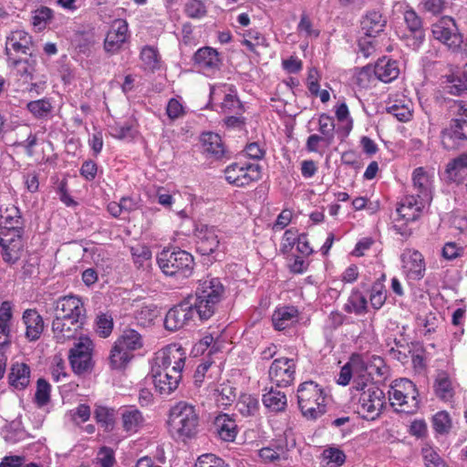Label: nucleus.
<instances>
[{
  "instance_id": "nucleus-1",
  "label": "nucleus",
  "mask_w": 467,
  "mask_h": 467,
  "mask_svg": "<svg viewBox=\"0 0 467 467\" xmlns=\"http://www.w3.org/2000/svg\"><path fill=\"white\" fill-rule=\"evenodd\" d=\"M224 294V285L218 277L207 276L200 281L193 304L201 319H209L214 314Z\"/></svg>"
},
{
  "instance_id": "nucleus-2",
  "label": "nucleus",
  "mask_w": 467,
  "mask_h": 467,
  "mask_svg": "<svg viewBox=\"0 0 467 467\" xmlns=\"http://www.w3.org/2000/svg\"><path fill=\"white\" fill-rule=\"evenodd\" d=\"M199 420V412L195 406L186 401L177 402L170 410V433L177 439L192 438L198 431Z\"/></svg>"
},
{
  "instance_id": "nucleus-3",
  "label": "nucleus",
  "mask_w": 467,
  "mask_h": 467,
  "mask_svg": "<svg viewBox=\"0 0 467 467\" xmlns=\"http://www.w3.org/2000/svg\"><path fill=\"white\" fill-rule=\"evenodd\" d=\"M32 36L24 30L12 31L6 37L5 54L9 65L17 68L21 75H30L32 67L28 59H22L21 55L32 56L33 53Z\"/></svg>"
},
{
  "instance_id": "nucleus-4",
  "label": "nucleus",
  "mask_w": 467,
  "mask_h": 467,
  "mask_svg": "<svg viewBox=\"0 0 467 467\" xmlns=\"http://www.w3.org/2000/svg\"><path fill=\"white\" fill-rule=\"evenodd\" d=\"M20 217L6 215L5 224L0 227V247L4 261L15 264L18 261L24 251V244L19 227Z\"/></svg>"
},
{
  "instance_id": "nucleus-5",
  "label": "nucleus",
  "mask_w": 467,
  "mask_h": 467,
  "mask_svg": "<svg viewBox=\"0 0 467 467\" xmlns=\"http://www.w3.org/2000/svg\"><path fill=\"white\" fill-rule=\"evenodd\" d=\"M298 406L303 415L315 420L326 412V396L323 389L313 381H306L297 389Z\"/></svg>"
},
{
  "instance_id": "nucleus-6",
  "label": "nucleus",
  "mask_w": 467,
  "mask_h": 467,
  "mask_svg": "<svg viewBox=\"0 0 467 467\" xmlns=\"http://www.w3.org/2000/svg\"><path fill=\"white\" fill-rule=\"evenodd\" d=\"M390 405L396 410L413 413L419 408L418 390L414 383L408 379H400L390 386L389 390Z\"/></svg>"
},
{
  "instance_id": "nucleus-7",
  "label": "nucleus",
  "mask_w": 467,
  "mask_h": 467,
  "mask_svg": "<svg viewBox=\"0 0 467 467\" xmlns=\"http://www.w3.org/2000/svg\"><path fill=\"white\" fill-rule=\"evenodd\" d=\"M158 264L166 275L188 277L193 269V257L186 251H163L158 257Z\"/></svg>"
},
{
  "instance_id": "nucleus-8",
  "label": "nucleus",
  "mask_w": 467,
  "mask_h": 467,
  "mask_svg": "<svg viewBox=\"0 0 467 467\" xmlns=\"http://www.w3.org/2000/svg\"><path fill=\"white\" fill-rule=\"evenodd\" d=\"M357 412L365 420H373L378 418L385 404V394L379 387L370 385L360 392L354 401Z\"/></svg>"
},
{
  "instance_id": "nucleus-9",
  "label": "nucleus",
  "mask_w": 467,
  "mask_h": 467,
  "mask_svg": "<svg viewBox=\"0 0 467 467\" xmlns=\"http://www.w3.org/2000/svg\"><path fill=\"white\" fill-rule=\"evenodd\" d=\"M431 32L435 39L444 44L453 53L462 54L463 37L451 17H441L432 25Z\"/></svg>"
},
{
  "instance_id": "nucleus-10",
  "label": "nucleus",
  "mask_w": 467,
  "mask_h": 467,
  "mask_svg": "<svg viewBox=\"0 0 467 467\" xmlns=\"http://www.w3.org/2000/svg\"><path fill=\"white\" fill-rule=\"evenodd\" d=\"M93 350L94 344L88 337H79L78 341L75 342L69 350L68 359L76 374L87 373L92 369Z\"/></svg>"
},
{
  "instance_id": "nucleus-11",
  "label": "nucleus",
  "mask_w": 467,
  "mask_h": 467,
  "mask_svg": "<svg viewBox=\"0 0 467 467\" xmlns=\"http://www.w3.org/2000/svg\"><path fill=\"white\" fill-rule=\"evenodd\" d=\"M261 166L251 162H234L224 169L226 182L236 187L248 186L261 179Z\"/></svg>"
},
{
  "instance_id": "nucleus-12",
  "label": "nucleus",
  "mask_w": 467,
  "mask_h": 467,
  "mask_svg": "<svg viewBox=\"0 0 467 467\" xmlns=\"http://www.w3.org/2000/svg\"><path fill=\"white\" fill-rule=\"evenodd\" d=\"M185 360L186 351L179 344H170L159 350L155 355L156 367L179 375H182Z\"/></svg>"
},
{
  "instance_id": "nucleus-13",
  "label": "nucleus",
  "mask_w": 467,
  "mask_h": 467,
  "mask_svg": "<svg viewBox=\"0 0 467 467\" xmlns=\"http://www.w3.org/2000/svg\"><path fill=\"white\" fill-rule=\"evenodd\" d=\"M55 317L60 319L76 320L83 323L86 310L82 300L78 296H66L58 298L54 305Z\"/></svg>"
},
{
  "instance_id": "nucleus-14",
  "label": "nucleus",
  "mask_w": 467,
  "mask_h": 467,
  "mask_svg": "<svg viewBox=\"0 0 467 467\" xmlns=\"http://www.w3.org/2000/svg\"><path fill=\"white\" fill-rule=\"evenodd\" d=\"M296 368V361L293 358H276L269 368V379L277 387H287L295 380Z\"/></svg>"
},
{
  "instance_id": "nucleus-15",
  "label": "nucleus",
  "mask_w": 467,
  "mask_h": 467,
  "mask_svg": "<svg viewBox=\"0 0 467 467\" xmlns=\"http://www.w3.org/2000/svg\"><path fill=\"white\" fill-rule=\"evenodd\" d=\"M196 314L197 311L193 303L182 302L171 308L166 314L165 327L171 331L179 330L188 326Z\"/></svg>"
},
{
  "instance_id": "nucleus-16",
  "label": "nucleus",
  "mask_w": 467,
  "mask_h": 467,
  "mask_svg": "<svg viewBox=\"0 0 467 467\" xmlns=\"http://www.w3.org/2000/svg\"><path fill=\"white\" fill-rule=\"evenodd\" d=\"M401 268L408 279L420 280L426 271L424 256L420 252L406 248L400 254Z\"/></svg>"
},
{
  "instance_id": "nucleus-17",
  "label": "nucleus",
  "mask_w": 467,
  "mask_h": 467,
  "mask_svg": "<svg viewBox=\"0 0 467 467\" xmlns=\"http://www.w3.org/2000/svg\"><path fill=\"white\" fill-rule=\"evenodd\" d=\"M430 203V201H424L419 195L410 194L400 201L396 212L399 219L403 220L407 223L418 220Z\"/></svg>"
},
{
  "instance_id": "nucleus-18",
  "label": "nucleus",
  "mask_w": 467,
  "mask_h": 467,
  "mask_svg": "<svg viewBox=\"0 0 467 467\" xmlns=\"http://www.w3.org/2000/svg\"><path fill=\"white\" fill-rule=\"evenodd\" d=\"M129 24L124 19H115L104 40V49L107 53L116 54L120 51L123 45L128 42Z\"/></svg>"
},
{
  "instance_id": "nucleus-19",
  "label": "nucleus",
  "mask_w": 467,
  "mask_h": 467,
  "mask_svg": "<svg viewBox=\"0 0 467 467\" xmlns=\"http://www.w3.org/2000/svg\"><path fill=\"white\" fill-rule=\"evenodd\" d=\"M196 250L202 255L213 254L219 247L218 230L214 226L200 224L195 229Z\"/></svg>"
},
{
  "instance_id": "nucleus-20",
  "label": "nucleus",
  "mask_w": 467,
  "mask_h": 467,
  "mask_svg": "<svg viewBox=\"0 0 467 467\" xmlns=\"http://www.w3.org/2000/svg\"><path fill=\"white\" fill-rule=\"evenodd\" d=\"M121 430L127 435L139 432L145 425L142 412L135 406H123L118 410Z\"/></svg>"
},
{
  "instance_id": "nucleus-21",
  "label": "nucleus",
  "mask_w": 467,
  "mask_h": 467,
  "mask_svg": "<svg viewBox=\"0 0 467 467\" xmlns=\"http://www.w3.org/2000/svg\"><path fill=\"white\" fill-rule=\"evenodd\" d=\"M454 119L451 124V137L467 140V103L455 101L451 107Z\"/></svg>"
},
{
  "instance_id": "nucleus-22",
  "label": "nucleus",
  "mask_w": 467,
  "mask_h": 467,
  "mask_svg": "<svg viewBox=\"0 0 467 467\" xmlns=\"http://www.w3.org/2000/svg\"><path fill=\"white\" fill-rule=\"evenodd\" d=\"M182 375L174 374L170 370H153V383L156 390L162 396L171 394L179 386Z\"/></svg>"
},
{
  "instance_id": "nucleus-23",
  "label": "nucleus",
  "mask_w": 467,
  "mask_h": 467,
  "mask_svg": "<svg viewBox=\"0 0 467 467\" xmlns=\"http://www.w3.org/2000/svg\"><path fill=\"white\" fill-rule=\"evenodd\" d=\"M433 173L428 172L422 167L414 170L412 173L413 190L416 195L423 198L424 201L432 200Z\"/></svg>"
},
{
  "instance_id": "nucleus-24",
  "label": "nucleus",
  "mask_w": 467,
  "mask_h": 467,
  "mask_svg": "<svg viewBox=\"0 0 467 467\" xmlns=\"http://www.w3.org/2000/svg\"><path fill=\"white\" fill-rule=\"evenodd\" d=\"M82 323L76 320H64L59 317H54L52 321L53 337L57 343L63 344L75 337Z\"/></svg>"
},
{
  "instance_id": "nucleus-25",
  "label": "nucleus",
  "mask_w": 467,
  "mask_h": 467,
  "mask_svg": "<svg viewBox=\"0 0 467 467\" xmlns=\"http://www.w3.org/2000/svg\"><path fill=\"white\" fill-rule=\"evenodd\" d=\"M387 112L399 121L407 122L412 118L413 103L403 95L397 96L394 99H389L387 104Z\"/></svg>"
},
{
  "instance_id": "nucleus-26",
  "label": "nucleus",
  "mask_w": 467,
  "mask_h": 467,
  "mask_svg": "<svg viewBox=\"0 0 467 467\" xmlns=\"http://www.w3.org/2000/svg\"><path fill=\"white\" fill-rule=\"evenodd\" d=\"M299 320V311L293 306L276 307L272 315L273 326L276 330H284L296 324Z\"/></svg>"
},
{
  "instance_id": "nucleus-27",
  "label": "nucleus",
  "mask_w": 467,
  "mask_h": 467,
  "mask_svg": "<svg viewBox=\"0 0 467 467\" xmlns=\"http://www.w3.org/2000/svg\"><path fill=\"white\" fill-rule=\"evenodd\" d=\"M22 319L26 326V337L29 341L39 339L45 328L41 315L35 309H26L23 313Z\"/></svg>"
},
{
  "instance_id": "nucleus-28",
  "label": "nucleus",
  "mask_w": 467,
  "mask_h": 467,
  "mask_svg": "<svg viewBox=\"0 0 467 467\" xmlns=\"http://www.w3.org/2000/svg\"><path fill=\"white\" fill-rule=\"evenodd\" d=\"M194 61L200 69L207 73L219 69L221 64L218 52L209 47L198 49L194 54Z\"/></svg>"
},
{
  "instance_id": "nucleus-29",
  "label": "nucleus",
  "mask_w": 467,
  "mask_h": 467,
  "mask_svg": "<svg viewBox=\"0 0 467 467\" xmlns=\"http://www.w3.org/2000/svg\"><path fill=\"white\" fill-rule=\"evenodd\" d=\"M374 74L379 80L389 83L400 75L399 64L396 60L382 57L377 61L374 67Z\"/></svg>"
},
{
  "instance_id": "nucleus-30",
  "label": "nucleus",
  "mask_w": 467,
  "mask_h": 467,
  "mask_svg": "<svg viewBox=\"0 0 467 467\" xmlns=\"http://www.w3.org/2000/svg\"><path fill=\"white\" fill-rule=\"evenodd\" d=\"M31 370L24 362H15L10 368L8 374L9 384L16 389H24L30 383Z\"/></svg>"
},
{
  "instance_id": "nucleus-31",
  "label": "nucleus",
  "mask_w": 467,
  "mask_h": 467,
  "mask_svg": "<svg viewBox=\"0 0 467 467\" xmlns=\"http://www.w3.org/2000/svg\"><path fill=\"white\" fill-rule=\"evenodd\" d=\"M386 23L380 12L369 11L361 20V29L366 36L375 37L384 30Z\"/></svg>"
},
{
  "instance_id": "nucleus-32",
  "label": "nucleus",
  "mask_w": 467,
  "mask_h": 467,
  "mask_svg": "<svg viewBox=\"0 0 467 467\" xmlns=\"http://www.w3.org/2000/svg\"><path fill=\"white\" fill-rule=\"evenodd\" d=\"M214 428L221 440L234 441L237 435V426L228 414H220L214 420Z\"/></svg>"
},
{
  "instance_id": "nucleus-33",
  "label": "nucleus",
  "mask_w": 467,
  "mask_h": 467,
  "mask_svg": "<svg viewBox=\"0 0 467 467\" xmlns=\"http://www.w3.org/2000/svg\"><path fill=\"white\" fill-rule=\"evenodd\" d=\"M13 306L9 301L2 303L0 307V347L10 343Z\"/></svg>"
},
{
  "instance_id": "nucleus-34",
  "label": "nucleus",
  "mask_w": 467,
  "mask_h": 467,
  "mask_svg": "<svg viewBox=\"0 0 467 467\" xmlns=\"http://www.w3.org/2000/svg\"><path fill=\"white\" fill-rule=\"evenodd\" d=\"M201 143L203 152L220 158L224 153V146L221 137L213 132H204L201 136Z\"/></svg>"
},
{
  "instance_id": "nucleus-35",
  "label": "nucleus",
  "mask_w": 467,
  "mask_h": 467,
  "mask_svg": "<svg viewBox=\"0 0 467 467\" xmlns=\"http://www.w3.org/2000/svg\"><path fill=\"white\" fill-rule=\"evenodd\" d=\"M446 173L451 181L462 183L464 175L467 174V153L461 154L459 157L451 160L447 164Z\"/></svg>"
},
{
  "instance_id": "nucleus-36",
  "label": "nucleus",
  "mask_w": 467,
  "mask_h": 467,
  "mask_svg": "<svg viewBox=\"0 0 467 467\" xmlns=\"http://www.w3.org/2000/svg\"><path fill=\"white\" fill-rule=\"evenodd\" d=\"M132 358V353H129L119 343L115 342L109 357V367L115 370L124 369Z\"/></svg>"
},
{
  "instance_id": "nucleus-37",
  "label": "nucleus",
  "mask_w": 467,
  "mask_h": 467,
  "mask_svg": "<svg viewBox=\"0 0 467 467\" xmlns=\"http://www.w3.org/2000/svg\"><path fill=\"white\" fill-rule=\"evenodd\" d=\"M263 404L271 411L280 412L285 410L287 405V399L284 392L271 388L263 395Z\"/></svg>"
},
{
  "instance_id": "nucleus-38",
  "label": "nucleus",
  "mask_w": 467,
  "mask_h": 467,
  "mask_svg": "<svg viewBox=\"0 0 467 467\" xmlns=\"http://www.w3.org/2000/svg\"><path fill=\"white\" fill-rule=\"evenodd\" d=\"M334 109L337 120L339 123L337 131L342 132L345 136L348 135L353 128V119L348 105L345 102H337Z\"/></svg>"
},
{
  "instance_id": "nucleus-39",
  "label": "nucleus",
  "mask_w": 467,
  "mask_h": 467,
  "mask_svg": "<svg viewBox=\"0 0 467 467\" xmlns=\"http://www.w3.org/2000/svg\"><path fill=\"white\" fill-rule=\"evenodd\" d=\"M367 308L368 301L366 296L359 290H353L345 305V310L348 313L362 315L367 312Z\"/></svg>"
},
{
  "instance_id": "nucleus-40",
  "label": "nucleus",
  "mask_w": 467,
  "mask_h": 467,
  "mask_svg": "<svg viewBox=\"0 0 467 467\" xmlns=\"http://www.w3.org/2000/svg\"><path fill=\"white\" fill-rule=\"evenodd\" d=\"M126 351L132 353L142 347L140 335L134 329L125 330L116 340Z\"/></svg>"
},
{
  "instance_id": "nucleus-41",
  "label": "nucleus",
  "mask_w": 467,
  "mask_h": 467,
  "mask_svg": "<svg viewBox=\"0 0 467 467\" xmlns=\"http://www.w3.org/2000/svg\"><path fill=\"white\" fill-rule=\"evenodd\" d=\"M236 409L243 416H253L259 409V401L254 396L244 393L236 402Z\"/></svg>"
},
{
  "instance_id": "nucleus-42",
  "label": "nucleus",
  "mask_w": 467,
  "mask_h": 467,
  "mask_svg": "<svg viewBox=\"0 0 467 467\" xmlns=\"http://www.w3.org/2000/svg\"><path fill=\"white\" fill-rule=\"evenodd\" d=\"M434 388L436 395L441 400L450 401L453 398L454 389L452 383L446 374L442 373L437 377Z\"/></svg>"
},
{
  "instance_id": "nucleus-43",
  "label": "nucleus",
  "mask_w": 467,
  "mask_h": 467,
  "mask_svg": "<svg viewBox=\"0 0 467 467\" xmlns=\"http://www.w3.org/2000/svg\"><path fill=\"white\" fill-rule=\"evenodd\" d=\"M318 131L323 136L325 144L329 146L335 138L334 119L326 113L321 114L318 118Z\"/></svg>"
},
{
  "instance_id": "nucleus-44",
  "label": "nucleus",
  "mask_w": 467,
  "mask_h": 467,
  "mask_svg": "<svg viewBox=\"0 0 467 467\" xmlns=\"http://www.w3.org/2000/svg\"><path fill=\"white\" fill-rule=\"evenodd\" d=\"M26 109L36 119L47 118L53 109V106L48 99H41L27 103Z\"/></svg>"
},
{
  "instance_id": "nucleus-45",
  "label": "nucleus",
  "mask_w": 467,
  "mask_h": 467,
  "mask_svg": "<svg viewBox=\"0 0 467 467\" xmlns=\"http://www.w3.org/2000/svg\"><path fill=\"white\" fill-rule=\"evenodd\" d=\"M368 358V376H379L386 378L389 374V368L386 366L385 361L379 356L367 357Z\"/></svg>"
},
{
  "instance_id": "nucleus-46",
  "label": "nucleus",
  "mask_w": 467,
  "mask_h": 467,
  "mask_svg": "<svg viewBox=\"0 0 467 467\" xmlns=\"http://www.w3.org/2000/svg\"><path fill=\"white\" fill-rule=\"evenodd\" d=\"M387 299L386 290L381 281H377L373 284L370 291L369 301L371 306L379 310L380 309Z\"/></svg>"
},
{
  "instance_id": "nucleus-47",
  "label": "nucleus",
  "mask_w": 467,
  "mask_h": 467,
  "mask_svg": "<svg viewBox=\"0 0 467 467\" xmlns=\"http://www.w3.org/2000/svg\"><path fill=\"white\" fill-rule=\"evenodd\" d=\"M432 425L437 433L447 434L452 427L450 414L445 410L437 412L432 418Z\"/></svg>"
},
{
  "instance_id": "nucleus-48",
  "label": "nucleus",
  "mask_w": 467,
  "mask_h": 467,
  "mask_svg": "<svg viewBox=\"0 0 467 467\" xmlns=\"http://www.w3.org/2000/svg\"><path fill=\"white\" fill-rule=\"evenodd\" d=\"M140 59L145 68L154 70L158 67L160 57L157 48L145 46L140 51Z\"/></svg>"
},
{
  "instance_id": "nucleus-49",
  "label": "nucleus",
  "mask_w": 467,
  "mask_h": 467,
  "mask_svg": "<svg viewBox=\"0 0 467 467\" xmlns=\"http://www.w3.org/2000/svg\"><path fill=\"white\" fill-rule=\"evenodd\" d=\"M297 31L305 37L315 38L319 35V30L315 26L313 20L306 14L301 15Z\"/></svg>"
},
{
  "instance_id": "nucleus-50",
  "label": "nucleus",
  "mask_w": 467,
  "mask_h": 467,
  "mask_svg": "<svg viewBox=\"0 0 467 467\" xmlns=\"http://www.w3.org/2000/svg\"><path fill=\"white\" fill-rule=\"evenodd\" d=\"M348 364L354 373V377L365 378L368 376V358L358 354L351 356Z\"/></svg>"
},
{
  "instance_id": "nucleus-51",
  "label": "nucleus",
  "mask_w": 467,
  "mask_h": 467,
  "mask_svg": "<svg viewBox=\"0 0 467 467\" xmlns=\"http://www.w3.org/2000/svg\"><path fill=\"white\" fill-rule=\"evenodd\" d=\"M447 90L452 95H461L467 92V67L464 69L461 77L451 76L449 79Z\"/></svg>"
},
{
  "instance_id": "nucleus-52",
  "label": "nucleus",
  "mask_w": 467,
  "mask_h": 467,
  "mask_svg": "<svg viewBox=\"0 0 467 467\" xmlns=\"http://www.w3.org/2000/svg\"><path fill=\"white\" fill-rule=\"evenodd\" d=\"M50 384L44 379H39L36 382V390L35 400L39 407H43L49 402L50 400Z\"/></svg>"
},
{
  "instance_id": "nucleus-53",
  "label": "nucleus",
  "mask_w": 467,
  "mask_h": 467,
  "mask_svg": "<svg viewBox=\"0 0 467 467\" xmlns=\"http://www.w3.org/2000/svg\"><path fill=\"white\" fill-rule=\"evenodd\" d=\"M322 456L328 467H339L346 460L344 452L337 448L326 449L323 451Z\"/></svg>"
},
{
  "instance_id": "nucleus-54",
  "label": "nucleus",
  "mask_w": 467,
  "mask_h": 467,
  "mask_svg": "<svg viewBox=\"0 0 467 467\" xmlns=\"http://www.w3.org/2000/svg\"><path fill=\"white\" fill-rule=\"evenodd\" d=\"M404 21L408 28L416 35V37L422 40L421 21L415 11L407 10L404 13Z\"/></svg>"
},
{
  "instance_id": "nucleus-55",
  "label": "nucleus",
  "mask_w": 467,
  "mask_h": 467,
  "mask_svg": "<svg viewBox=\"0 0 467 467\" xmlns=\"http://www.w3.org/2000/svg\"><path fill=\"white\" fill-rule=\"evenodd\" d=\"M264 43V36L256 30H248L243 35L242 44L250 51H254L256 47L262 46Z\"/></svg>"
},
{
  "instance_id": "nucleus-56",
  "label": "nucleus",
  "mask_w": 467,
  "mask_h": 467,
  "mask_svg": "<svg viewBox=\"0 0 467 467\" xmlns=\"http://www.w3.org/2000/svg\"><path fill=\"white\" fill-rule=\"evenodd\" d=\"M131 254L134 264L138 267H143L151 258V252L147 246L138 244L131 247Z\"/></svg>"
},
{
  "instance_id": "nucleus-57",
  "label": "nucleus",
  "mask_w": 467,
  "mask_h": 467,
  "mask_svg": "<svg viewBox=\"0 0 467 467\" xmlns=\"http://www.w3.org/2000/svg\"><path fill=\"white\" fill-rule=\"evenodd\" d=\"M184 12L191 18H202L206 15V6L201 0H188Z\"/></svg>"
},
{
  "instance_id": "nucleus-58",
  "label": "nucleus",
  "mask_w": 467,
  "mask_h": 467,
  "mask_svg": "<svg viewBox=\"0 0 467 467\" xmlns=\"http://www.w3.org/2000/svg\"><path fill=\"white\" fill-rule=\"evenodd\" d=\"M222 111L225 114H241L242 105L235 94H225L223 101L221 103Z\"/></svg>"
},
{
  "instance_id": "nucleus-59",
  "label": "nucleus",
  "mask_w": 467,
  "mask_h": 467,
  "mask_svg": "<svg viewBox=\"0 0 467 467\" xmlns=\"http://www.w3.org/2000/svg\"><path fill=\"white\" fill-rule=\"evenodd\" d=\"M422 455L426 467H449L437 451L431 447L423 448Z\"/></svg>"
},
{
  "instance_id": "nucleus-60",
  "label": "nucleus",
  "mask_w": 467,
  "mask_h": 467,
  "mask_svg": "<svg viewBox=\"0 0 467 467\" xmlns=\"http://www.w3.org/2000/svg\"><path fill=\"white\" fill-rule=\"evenodd\" d=\"M109 132L112 137L123 140L133 137L134 128L130 123H115L109 127Z\"/></svg>"
},
{
  "instance_id": "nucleus-61",
  "label": "nucleus",
  "mask_w": 467,
  "mask_h": 467,
  "mask_svg": "<svg viewBox=\"0 0 467 467\" xmlns=\"http://www.w3.org/2000/svg\"><path fill=\"white\" fill-rule=\"evenodd\" d=\"M194 467H229L224 461L213 453H205L201 455Z\"/></svg>"
},
{
  "instance_id": "nucleus-62",
  "label": "nucleus",
  "mask_w": 467,
  "mask_h": 467,
  "mask_svg": "<svg viewBox=\"0 0 467 467\" xmlns=\"http://www.w3.org/2000/svg\"><path fill=\"white\" fill-rule=\"evenodd\" d=\"M115 462L114 451L107 447H103L98 452L93 466L112 467Z\"/></svg>"
},
{
  "instance_id": "nucleus-63",
  "label": "nucleus",
  "mask_w": 467,
  "mask_h": 467,
  "mask_svg": "<svg viewBox=\"0 0 467 467\" xmlns=\"http://www.w3.org/2000/svg\"><path fill=\"white\" fill-rule=\"evenodd\" d=\"M97 332L103 337H107L112 331L113 319L108 314H101L98 316L96 320Z\"/></svg>"
},
{
  "instance_id": "nucleus-64",
  "label": "nucleus",
  "mask_w": 467,
  "mask_h": 467,
  "mask_svg": "<svg viewBox=\"0 0 467 467\" xmlns=\"http://www.w3.org/2000/svg\"><path fill=\"white\" fill-rule=\"evenodd\" d=\"M95 418L99 423H101L106 429L113 427L114 414L113 410L107 407H98L95 410Z\"/></svg>"
}]
</instances>
